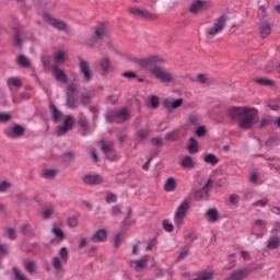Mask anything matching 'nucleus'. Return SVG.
<instances>
[{
    "label": "nucleus",
    "instance_id": "obj_7",
    "mask_svg": "<svg viewBox=\"0 0 280 280\" xmlns=\"http://www.w3.org/2000/svg\"><path fill=\"white\" fill-rule=\"evenodd\" d=\"M128 12L131 13L133 16L144 19V21H154V19H156V14L139 7H129Z\"/></svg>",
    "mask_w": 280,
    "mask_h": 280
},
{
    "label": "nucleus",
    "instance_id": "obj_13",
    "mask_svg": "<svg viewBox=\"0 0 280 280\" xmlns=\"http://www.w3.org/2000/svg\"><path fill=\"white\" fill-rule=\"evenodd\" d=\"M209 8L207 0H195L190 4L191 14H198V12H205Z\"/></svg>",
    "mask_w": 280,
    "mask_h": 280
},
{
    "label": "nucleus",
    "instance_id": "obj_46",
    "mask_svg": "<svg viewBox=\"0 0 280 280\" xmlns=\"http://www.w3.org/2000/svg\"><path fill=\"white\" fill-rule=\"evenodd\" d=\"M162 226L164 229V231H166V233H172V231H174V224H172L170 221L164 220L162 222Z\"/></svg>",
    "mask_w": 280,
    "mask_h": 280
},
{
    "label": "nucleus",
    "instance_id": "obj_38",
    "mask_svg": "<svg viewBox=\"0 0 280 280\" xmlns=\"http://www.w3.org/2000/svg\"><path fill=\"white\" fill-rule=\"evenodd\" d=\"M50 109L52 110L54 121H60L62 119V112L58 110V107L54 104H50Z\"/></svg>",
    "mask_w": 280,
    "mask_h": 280
},
{
    "label": "nucleus",
    "instance_id": "obj_35",
    "mask_svg": "<svg viewBox=\"0 0 280 280\" xmlns=\"http://www.w3.org/2000/svg\"><path fill=\"white\" fill-rule=\"evenodd\" d=\"M18 62L19 65H21V67H23L24 69H30V67H32V63L30 62V59L23 55H21L20 57H18Z\"/></svg>",
    "mask_w": 280,
    "mask_h": 280
},
{
    "label": "nucleus",
    "instance_id": "obj_24",
    "mask_svg": "<svg viewBox=\"0 0 280 280\" xmlns=\"http://www.w3.org/2000/svg\"><path fill=\"white\" fill-rule=\"evenodd\" d=\"M176 187H178V184L176 183V178L170 177L166 179L164 184V191H167V192L176 191Z\"/></svg>",
    "mask_w": 280,
    "mask_h": 280
},
{
    "label": "nucleus",
    "instance_id": "obj_26",
    "mask_svg": "<svg viewBox=\"0 0 280 280\" xmlns=\"http://www.w3.org/2000/svg\"><path fill=\"white\" fill-rule=\"evenodd\" d=\"M261 38H268L272 34V25L269 23H262L259 28Z\"/></svg>",
    "mask_w": 280,
    "mask_h": 280
},
{
    "label": "nucleus",
    "instance_id": "obj_19",
    "mask_svg": "<svg viewBox=\"0 0 280 280\" xmlns=\"http://www.w3.org/2000/svg\"><path fill=\"white\" fill-rule=\"evenodd\" d=\"M179 165L180 167H183V170H194V167H196L197 165V162H196V159L189 155H186L182 158Z\"/></svg>",
    "mask_w": 280,
    "mask_h": 280
},
{
    "label": "nucleus",
    "instance_id": "obj_23",
    "mask_svg": "<svg viewBox=\"0 0 280 280\" xmlns=\"http://www.w3.org/2000/svg\"><path fill=\"white\" fill-rule=\"evenodd\" d=\"M102 150L109 161H117V155L115 154V151H113V147L110 144L102 142Z\"/></svg>",
    "mask_w": 280,
    "mask_h": 280
},
{
    "label": "nucleus",
    "instance_id": "obj_37",
    "mask_svg": "<svg viewBox=\"0 0 280 280\" xmlns=\"http://www.w3.org/2000/svg\"><path fill=\"white\" fill-rule=\"evenodd\" d=\"M188 151L190 154H196V152H198V141H196L195 138L189 139Z\"/></svg>",
    "mask_w": 280,
    "mask_h": 280
},
{
    "label": "nucleus",
    "instance_id": "obj_54",
    "mask_svg": "<svg viewBox=\"0 0 280 280\" xmlns=\"http://www.w3.org/2000/svg\"><path fill=\"white\" fill-rule=\"evenodd\" d=\"M149 135H150V130L148 129H141L140 131H138V137L140 139H145L149 137Z\"/></svg>",
    "mask_w": 280,
    "mask_h": 280
},
{
    "label": "nucleus",
    "instance_id": "obj_61",
    "mask_svg": "<svg viewBox=\"0 0 280 280\" xmlns=\"http://www.w3.org/2000/svg\"><path fill=\"white\" fill-rule=\"evenodd\" d=\"M156 238H152L149 241L148 245H147V250H152V248H154V246H156Z\"/></svg>",
    "mask_w": 280,
    "mask_h": 280
},
{
    "label": "nucleus",
    "instance_id": "obj_40",
    "mask_svg": "<svg viewBox=\"0 0 280 280\" xmlns=\"http://www.w3.org/2000/svg\"><path fill=\"white\" fill-rule=\"evenodd\" d=\"M100 40H102L101 38H97V36L92 35L91 37H89L85 42V45L88 47H95V45H97L100 43Z\"/></svg>",
    "mask_w": 280,
    "mask_h": 280
},
{
    "label": "nucleus",
    "instance_id": "obj_21",
    "mask_svg": "<svg viewBox=\"0 0 280 280\" xmlns=\"http://www.w3.org/2000/svg\"><path fill=\"white\" fill-rule=\"evenodd\" d=\"M129 266L133 268V270H136L137 272H141V270H143V268L148 266V257L138 260H131L129 262Z\"/></svg>",
    "mask_w": 280,
    "mask_h": 280
},
{
    "label": "nucleus",
    "instance_id": "obj_44",
    "mask_svg": "<svg viewBox=\"0 0 280 280\" xmlns=\"http://www.w3.org/2000/svg\"><path fill=\"white\" fill-rule=\"evenodd\" d=\"M59 255L63 264H67V261H69V249H67V247H62L59 252Z\"/></svg>",
    "mask_w": 280,
    "mask_h": 280
},
{
    "label": "nucleus",
    "instance_id": "obj_14",
    "mask_svg": "<svg viewBox=\"0 0 280 280\" xmlns=\"http://www.w3.org/2000/svg\"><path fill=\"white\" fill-rule=\"evenodd\" d=\"M83 183L85 185H102V183H104V177L98 174H88L83 176Z\"/></svg>",
    "mask_w": 280,
    "mask_h": 280
},
{
    "label": "nucleus",
    "instance_id": "obj_29",
    "mask_svg": "<svg viewBox=\"0 0 280 280\" xmlns=\"http://www.w3.org/2000/svg\"><path fill=\"white\" fill-rule=\"evenodd\" d=\"M67 51L59 50L55 54V62L56 65H65L67 62Z\"/></svg>",
    "mask_w": 280,
    "mask_h": 280
},
{
    "label": "nucleus",
    "instance_id": "obj_51",
    "mask_svg": "<svg viewBox=\"0 0 280 280\" xmlns=\"http://www.w3.org/2000/svg\"><path fill=\"white\" fill-rule=\"evenodd\" d=\"M150 104L152 108H159V104H160L159 96L156 95L151 96Z\"/></svg>",
    "mask_w": 280,
    "mask_h": 280
},
{
    "label": "nucleus",
    "instance_id": "obj_9",
    "mask_svg": "<svg viewBox=\"0 0 280 280\" xmlns=\"http://www.w3.org/2000/svg\"><path fill=\"white\" fill-rule=\"evenodd\" d=\"M92 32L96 38L101 40H105V38H109L110 36V28L106 25L105 22H98L93 28Z\"/></svg>",
    "mask_w": 280,
    "mask_h": 280
},
{
    "label": "nucleus",
    "instance_id": "obj_57",
    "mask_svg": "<svg viewBox=\"0 0 280 280\" xmlns=\"http://www.w3.org/2000/svg\"><path fill=\"white\" fill-rule=\"evenodd\" d=\"M189 121L192 124V126H198V121H200V116L198 115H190Z\"/></svg>",
    "mask_w": 280,
    "mask_h": 280
},
{
    "label": "nucleus",
    "instance_id": "obj_53",
    "mask_svg": "<svg viewBox=\"0 0 280 280\" xmlns=\"http://www.w3.org/2000/svg\"><path fill=\"white\" fill-rule=\"evenodd\" d=\"M196 135H197V137H205V135H207V127L200 126V127L196 130Z\"/></svg>",
    "mask_w": 280,
    "mask_h": 280
},
{
    "label": "nucleus",
    "instance_id": "obj_2",
    "mask_svg": "<svg viewBox=\"0 0 280 280\" xmlns=\"http://www.w3.org/2000/svg\"><path fill=\"white\" fill-rule=\"evenodd\" d=\"M189 209H190L189 200L185 199L179 203V206L177 207L173 215V222L176 229H180V226L185 224V218H187V213H189Z\"/></svg>",
    "mask_w": 280,
    "mask_h": 280
},
{
    "label": "nucleus",
    "instance_id": "obj_32",
    "mask_svg": "<svg viewBox=\"0 0 280 280\" xmlns=\"http://www.w3.org/2000/svg\"><path fill=\"white\" fill-rule=\"evenodd\" d=\"M24 268L25 270H27V272H30V275H34V272H36V261L34 260H26L24 262Z\"/></svg>",
    "mask_w": 280,
    "mask_h": 280
},
{
    "label": "nucleus",
    "instance_id": "obj_33",
    "mask_svg": "<svg viewBox=\"0 0 280 280\" xmlns=\"http://www.w3.org/2000/svg\"><path fill=\"white\" fill-rule=\"evenodd\" d=\"M254 82L260 86H275V81L266 78L255 79Z\"/></svg>",
    "mask_w": 280,
    "mask_h": 280
},
{
    "label": "nucleus",
    "instance_id": "obj_4",
    "mask_svg": "<svg viewBox=\"0 0 280 280\" xmlns=\"http://www.w3.org/2000/svg\"><path fill=\"white\" fill-rule=\"evenodd\" d=\"M150 73L154 75L156 80H160V82H163V84H170L175 80L174 73L159 66H154L153 68H151Z\"/></svg>",
    "mask_w": 280,
    "mask_h": 280
},
{
    "label": "nucleus",
    "instance_id": "obj_30",
    "mask_svg": "<svg viewBox=\"0 0 280 280\" xmlns=\"http://www.w3.org/2000/svg\"><path fill=\"white\" fill-rule=\"evenodd\" d=\"M203 161L205 163H208V165H212V166H215L218 165V163H220V159H218V156H215V154L213 153L207 154L203 158Z\"/></svg>",
    "mask_w": 280,
    "mask_h": 280
},
{
    "label": "nucleus",
    "instance_id": "obj_48",
    "mask_svg": "<svg viewBox=\"0 0 280 280\" xmlns=\"http://www.w3.org/2000/svg\"><path fill=\"white\" fill-rule=\"evenodd\" d=\"M12 119V115L0 113V124H8Z\"/></svg>",
    "mask_w": 280,
    "mask_h": 280
},
{
    "label": "nucleus",
    "instance_id": "obj_25",
    "mask_svg": "<svg viewBox=\"0 0 280 280\" xmlns=\"http://www.w3.org/2000/svg\"><path fill=\"white\" fill-rule=\"evenodd\" d=\"M54 77L59 82H63L65 84H67V80H68L67 73H65V70L58 69V66L54 67Z\"/></svg>",
    "mask_w": 280,
    "mask_h": 280
},
{
    "label": "nucleus",
    "instance_id": "obj_62",
    "mask_svg": "<svg viewBox=\"0 0 280 280\" xmlns=\"http://www.w3.org/2000/svg\"><path fill=\"white\" fill-rule=\"evenodd\" d=\"M241 257L245 260V261H250V253L246 252V250H242L241 252Z\"/></svg>",
    "mask_w": 280,
    "mask_h": 280
},
{
    "label": "nucleus",
    "instance_id": "obj_1",
    "mask_svg": "<svg viewBox=\"0 0 280 280\" xmlns=\"http://www.w3.org/2000/svg\"><path fill=\"white\" fill-rule=\"evenodd\" d=\"M258 114L257 108L249 106H236L229 109V117L237 121L241 130H250L258 121Z\"/></svg>",
    "mask_w": 280,
    "mask_h": 280
},
{
    "label": "nucleus",
    "instance_id": "obj_15",
    "mask_svg": "<svg viewBox=\"0 0 280 280\" xmlns=\"http://www.w3.org/2000/svg\"><path fill=\"white\" fill-rule=\"evenodd\" d=\"M73 124H74L73 117L68 116L65 119L63 126L59 127L57 130L58 137H62V135H67V132H69V130L73 128Z\"/></svg>",
    "mask_w": 280,
    "mask_h": 280
},
{
    "label": "nucleus",
    "instance_id": "obj_49",
    "mask_svg": "<svg viewBox=\"0 0 280 280\" xmlns=\"http://www.w3.org/2000/svg\"><path fill=\"white\" fill-rule=\"evenodd\" d=\"M79 124L81 126V128L84 130L83 135H86V130H89V121L86 120V118L84 116H82L79 120Z\"/></svg>",
    "mask_w": 280,
    "mask_h": 280
},
{
    "label": "nucleus",
    "instance_id": "obj_36",
    "mask_svg": "<svg viewBox=\"0 0 280 280\" xmlns=\"http://www.w3.org/2000/svg\"><path fill=\"white\" fill-rule=\"evenodd\" d=\"M62 264H66V262L62 261V259L60 260V257L52 258V266L56 272H62Z\"/></svg>",
    "mask_w": 280,
    "mask_h": 280
},
{
    "label": "nucleus",
    "instance_id": "obj_11",
    "mask_svg": "<svg viewBox=\"0 0 280 280\" xmlns=\"http://www.w3.org/2000/svg\"><path fill=\"white\" fill-rule=\"evenodd\" d=\"M79 65H80V72L84 78V82H91L93 80V71H91V66L89 65V61L84 59H80Z\"/></svg>",
    "mask_w": 280,
    "mask_h": 280
},
{
    "label": "nucleus",
    "instance_id": "obj_22",
    "mask_svg": "<svg viewBox=\"0 0 280 280\" xmlns=\"http://www.w3.org/2000/svg\"><path fill=\"white\" fill-rule=\"evenodd\" d=\"M107 238H108V231L102 229L94 233V235L92 236V242L97 244V243L106 242Z\"/></svg>",
    "mask_w": 280,
    "mask_h": 280
},
{
    "label": "nucleus",
    "instance_id": "obj_28",
    "mask_svg": "<svg viewBox=\"0 0 280 280\" xmlns=\"http://www.w3.org/2000/svg\"><path fill=\"white\" fill-rule=\"evenodd\" d=\"M206 219L208 222H218V218H219V214H218V210L212 208V209H209L206 214H205Z\"/></svg>",
    "mask_w": 280,
    "mask_h": 280
},
{
    "label": "nucleus",
    "instance_id": "obj_63",
    "mask_svg": "<svg viewBox=\"0 0 280 280\" xmlns=\"http://www.w3.org/2000/svg\"><path fill=\"white\" fill-rule=\"evenodd\" d=\"M187 255H189V249L188 248H184L180 254L178 255V259H185V257H187Z\"/></svg>",
    "mask_w": 280,
    "mask_h": 280
},
{
    "label": "nucleus",
    "instance_id": "obj_27",
    "mask_svg": "<svg viewBox=\"0 0 280 280\" xmlns=\"http://www.w3.org/2000/svg\"><path fill=\"white\" fill-rule=\"evenodd\" d=\"M279 246H280V237L279 236H271L267 241V248H269V250H275V249L279 248Z\"/></svg>",
    "mask_w": 280,
    "mask_h": 280
},
{
    "label": "nucleus",
    "instance_id": "obj_42",
    "mask_svg": "<svg viewBox=\"0 0 280 280\" xmlns=\"http://www.w3.org/2000/svg\"><path fill=\"white\" fill-rule=\"evenodd\" d=\"M10 187H12V183H10V180L4 179L0 182V192L4 194V191H8V189H10Z\"/></svg>",
    "mask_w": 280,
    "mask_h": 280
},
{
    "label": "nucleus",
    "instance_id": "obj_8",
    "mask_svg": "<svg viewBox=\"0 0 280 280\" xmlns=\"http://www.w3.org/2000/svg\"><path fill=\"white\" fill-rule=\"evenodd\" d=\"M3 132L9 139H19L25 135V127L22 125H13L4 128Z\"/></svg>",
    "mask_w": 280,
    "mask_h": 280
},
{
    "label": "nucleus",
    "instance_id": "obj_58",
    "mask_svg": "<svg viewBox=\"0 0 280 280\" xmlns=\"http://www.w3.org/2000/svg\"><path fill=\"white\" fill-rule=\"evenodd\" d=\"M30 231H32V226L30 224L25 223L21 226V233H23V235H27Z\"/></svg>",
    "mask_w": 280,
    "mask_h": 280
},
{
    "label": "nucleus",
    "instance_id": "obj_16",
    "mask_svg": "<svg viewBox=\"0 0 280 280\" xmlns=\"http://www.w3.org/2000/svg\"><path fill=\"white\" fill-rule=\"evenodd\" d=\"M74 93H75V85L70 84L68 86V98H67V104L69 108H78V100L75 98V96H73Z\"/></svg>",
    "mask_w": 280,
    "mask_h": 280
},
{
    "label": "nucleus",
    "instance_id": "obj_20",
    "mask_svg": "<svg viewBox=\"0 0 280 280\" xmlns=\"http://www.w3.org/2000/svg\"><path fill=\"white\" fill-rule=\"evenodd\" d=\"M257 231H260V233L256 234L257 237H264L266 235V221L264 220H256L253 224V233H257Z\"/></svg>",
    "mask_w": 280,
    "mask_h": 280
},
{
    "label": "nucleus",
    "instance_id": "obj_50",
    "mask_svg": "<svg viewBox=\"0 0 280 280\" xmlns=\"http://www.w3.org/2000/svg\"><path fill=\"white\" fill-rule=\"evenodd\" d=\"M52 233H54L55 237H57V240H65V232H62V230H60L58 228H54Z\"/></svg>",
    "mask_w": 280,
    "mask_h": 280
},
{
    "label": "nucleus",
    "instance_id": "obj_55",
    "mask_svg": "<svg viewBox=\"0 0 280 280\" xmlns=\"http://www.w3.org/2000/svg\"><path fill=\"white\" fill-rule=\"evenodd\" d=\"M230 202L231 205H237L240 202V195L237 194L230 195Z\"/></svg>",
    "mask_w": 280,
    "mask_h": 280
},
{
    "label": "nucleus",
    "instance_id": "obj_39",
    "mask_svg": "<svg viewBox=\"0 0 280 280\" xmlns=\"http://www.w3.org/2000/svg\"><path fill=\"white\" fill-rule=\"evenodd\" d=\"M228 261L229 264L224 267V270H231L233 268H235V254H230L228 256Z\"/></svg>",
    "mask_w": 280,
    "mask_h": 280
},
{
    "label": "nucleus",
    "instance_id": "obj_10",
    "mask_svg": "<svg viewBox=\"0 0 280 280\" xmlns=\"http://www.w3.org/2000/svg\"><path fill=\"white\" fill-rule=\"evenodd\" d=\"M42 16L45 23L51 25V27H55V30H59L61 32H65V30H67V23L65 21L56 19L49 13H44Z\"/></svg>",
    "mask_w": 280,
    "mask_h": 280
},
{
    "label": "nucleus",
    "instance_id": "obj_60",
    "mask_svg": "<svg viewBox=\"0 0 280 280\" xmlns=\"http://www.w3.org/2000/svg\"><path fill=\"white\" fill-rule=\"evenodd\" d=\"M68 226H71L72 229L78 226V219L75 217L68 219Z\"/></svg>",
    "mask_w": 280,
    "mask_h": 280
},
{
    "label": "nucleus",
    "instance_id": "obj_64",
    "mask_svg": "<svg viewBox=\"0 0 280 280\" xmlns=\"http://www.w3.org/2000/svg\"><path fill=\"white\" fill-rule=\"evenodd\" d=\"M7 233L10 240H16V232L14 231V229H9Z\"/></svg>",
    "mask_w": 280,
    "mask_h": 280
},
{
    "label": "nucleus",
    "instance_id": "obj_3",
    "mask_svg": "<svg viewBox=\"0 0 280 280\" xmlns=\"http://www.w3.org/2000/svg\"><path fill=\"white\" fill-rule=\"evenodd\" d=\"M226 27V16L221 15L212 25L206 28V38L213 40L218 34H222Z\"/></svg>",
    "mask_w": 280,
    "mask_h": 280
},
{
    "label": "nucleus",
    "instance_id": "obj_5",
    "mask_svg": "<svg viewBox=\"0 0 280 280\" xmlns=\"http://www.w3.org/2000/svg\"><path fill=\"white\" fill-rule=\"evenodd\" d=\"M163 62H165V59H163V57H161L159 55L137 60L138 67H140V69H143L144 71H149V72L151 69H154V67H156V65H163Z\"/></svg>",
    "mask_w": 280,
    "mask_h": 280
},
{
    "label": "nucleus",
    "instance_id": "obj_45",
    "mask_svg": "<svg viewBox=\"0 0 280 280\" xmlns=\"http://www.w3.org/2000/svg\"><path fill=\"white\" fill-rule=\"evenodd\" d=\"M257 16L260 20H264L268 16V11H266V7L260 5L257 10Z\"/></svg>",
    "mask_w": 280,
    "mask_h": 280
},
{
    "label": "nucleus",
    "instance_id": "obj_43",
    "mask_svg": "<svg viewBox=\"0 0 280 280\" xmlns=\"http://www.w3.org/2000/svg\"><path fill=\"white\" fill-rule=\"evenodd\" d=\"M51 215H54V207H48L46 208L43 213H42V218L44 220H49V218H51Z\"/></svg>",
    "mask_w": 280,
    "mask_h": 280
},
{
    "label": "nucleus",
    "instance_id": "obj_18",
    "mask_svg": "<svg viewBox=\"0 0 280 280\" xmlns=\"http://www.w3.org/2000/svg\"><path fill=\"white\" fill-rule=\"evenodd\" d=\"M209 185H211V179H208L207 184L195 192V200H207L209 198Z\"/></svg>",
    "mask_w": 280,
    "mask_h": 280
},
{
    "label": "nucleus",
    "instance_id": "obj_47",
    "mask_svg": "<svg viewBox=\"0 0 280 280\" xmlns=\"http://www.w3.org/2000/svg\"><path fill=\"white\" fill-rule=\"evenodd\" d=\"M42 176H43V178H54V176H56V171H54V170H44L42 172Z\"/></svg>",
    "mask_w": 280,
    "mask_h": 280
},
{
    "label": "nucleus",
    "instance_id": "obj_6",
    "mask_svg": "<svg viewBox=\"0 0 280 280\" xmlns=\"http://www.w3.org/2000/svg\"><path fill=\"white\" fill-rule=\"evenodd\" d=\"M106 119L109 124H122V121L130 119V113L128 109L122 108L118 112H110L106 115Z\"/></svg>",
    "mask_w": 280,
    "mask_h": 280
},
{
    "label": "nucleus",
    "instance_id": "obj_59",
    "mask_svg": "<svg viewBox=\"0 0 280 280\" xmlns=\"http://www.w3.org/2000/svg\"><path fill=\"white\" fill-rule=\"evenodd\" d=\"M268 205V199H260L253 203V207H266Z\"/></svg>",
    "mask_w": 280,
    "mask_h": 280
},
{
    "label": "nucleus",
    "instance_id": "obj_52",
    "mask_svg": "<svg viewBox=\"0 0 280 280\" xmlns=\"http://www.w3.org/2000/svg\"><path fill=\"white\" fill-rule=\"evenodd\" d=\"M13 272L15 275L16 280H27V278L23 273H21L19 269L13 268Z\"/></svg>",
    "mask_w": 280,
    "mask_h": 280
},
{
    "label": "nucleus",
    "instance_id": "obj_17",
    "mask_svg": "<svg viewBox=\"0 0 280 280\" xmlns=\"http://www.w3.org/2000/svg\"><path fill=\"white\" fill-rule=\"evenodd\" d=\"M183 104H184L183 98H177V100L165 98L163 101V106L166 107L167 110H174L175 108H180Z\"/></svg>",
    "mask_w": 280,
    "mask_h": 280
},
{
    "label": "nucleus",
    "instance_id": "obj_34",
    "mask_svg": "<svg viewBox=\"0 0 280 280\" xmlns=\"http://www.w3.org/2000/svg\"><path fill=\"white\" fill-rule=\"evenodd\" d=\"M7 84L9 89H12V86L19 89L20 86H22L23 83L21 82V79L12 77L8 79Z\"/></svg>",
    "mask_w": 280,
    "mask_h": 280
},
{
    "label": "nucleus",
    "instance_id": "obj_41",
    "mask_svg": "<svg viewBox=\"0 0 280 280\" xmlns=\"http://www.w3.org/2000/svg\"><path fill=\"white\" fill-rule=\"evenodd\" d=\"M192 280H213V272H203L194 278Z\"/></svg>",
    "mask_w": 280,
    "mask_h": 280
},
{
    "label": "nucleus",
    "instance_id": "obj_56",
    "mask_svg": "<svg viewBox=\"0 0 280 280\" xmlns=\"http://www.w3.org/2000/svg\"><path fill=\"white\" fill-rule=\"evenodd\" d=\"M106 202H108V205H113V202H117V196L115 194H108L106 197Z\"/></svg>",
    "mask_w": 280,
    "mask_h": 280
},
{
    "label": "nucleus",
    "instance_id": "obj_12",
    "mask_svg": "<svg viewBox=\"0 0 280 280\" xmlns=\"http://www.w3.org/2000/svg\"><path fill=\"white\" fill-rule=\"evenodd\" d=\"M250 276L248 267L234 270L226 280H244Z\"/></svg>",
    "mask_w": 280,
    "mask_h": 280
},
{
    "label": "nucleus",
    "instance_id": "obj_31",
    "mask_svg": "<svg viewBox=\"0 0 280 280\" xmlns=\"http://www.w3.org/2000/svg\"><path fill=\"white\" fill-rule=\"evenodd\" d=\"M100 69L103 71V73H108V70L110 69V59L108 58H102L100 60Z\"/></svg>",
    "mask_w": 280,
    "mask_h": 280
}]
</instances>
